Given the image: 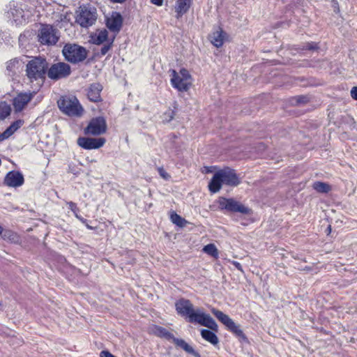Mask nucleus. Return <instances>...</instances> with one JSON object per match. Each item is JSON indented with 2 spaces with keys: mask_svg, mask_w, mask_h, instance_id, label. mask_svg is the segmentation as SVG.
Here are the masks:
<instances>
[{
  "mask_svg": "<svg viewBox=\"0 0 357 357\" xmlns=\"http://www.w3.org/2000/svg\"><path fill=\"white\" fill-rule=\"evenodd\" d=\"M175 307L177 313L188 319L190 323L199 324L212 331H218V326L215 320L209 314L204 313L201 308L195 309L190 300H178L175 303Z\"/></svg>",
  "mask_w": 357,
  "mask_h": 357,
  "instance_id": "f257e3e1",
  "label": "nucleus"
},
{
  "mask_svg": "<svg viewBox=\"0 0 357 357\" xmlns=\"http://www.w3.org/2000/svg\"><path fill=\"white\" fill-rule=\"evenodd\" d=\"M241 183L240 178L234 169L225 168L215 172L212 177L208 189L213 193L218 192L223 184L236 186Z\"/></svg>",
  "mask_w": 357,
  "mask_h": 357,
  "instance_id": "f03ea898",
  "label": "nucleus"
},
{
  "mask_svg": "<svg viewBox=\"0 0 357 357\" xmlns=\"http://www.w3.org/2000/svg\"><path fill=\"white\" fill-rule=\"evenodd\" d=\"M48 63L40 56L34 57L26 65V76L30 82L40 81L43 82L47 74Z\"/></svg>",
  "mask_w": 357,
  "mask_h": 357,
  "instance_id": "7ed1b4c3",
  "label": "nucleus"
},
{
  "mask_svg": "<svg viewBox=\"0 0 357 357\" xmlns=\"http://www.w3.org/2000/svg\"><path fill=\"white\" fill-rule=\"evenodd\" d=\"M62 53L65 59L73 64L82 62L88 55V51L85 47L75 43L66 44Z\"/></svg>",
  "mask_w": 357,
  "mask_h": 357,
  "instance_id": "20e7f679",
  "label": "nucleus"
},
{
  "mask_svg": "<svg viewBox=\"0 0 357 357\" xmlns=\"http://www.w3.org/2000/svg\"><path fill=\"white\" fill-rule=\"evenodd\" d=\"M59 109L70 116H80L83 113V107L75 96H62L58 101Z\"/></svg>",
  "mask_w": 357,
  "mask_h": 357,
  "instance_id": "39448f33",
  "label": "nucleus"
},
{
  "mask_svg": "<svg viewBox=\"0 0 357 357\" xmlns=\"http://www.w3.org/2000/svg\"><path fill=\"white\" fill-rule=\"evenodd\" d=\"M75 14V22L82 28L91 26L97 20L96 9L90 6H80Z\"/></svg>",
  "mask_w": 357,
  "mask_h": 357,
  "instance_id": "423d86ee",
  "label": "nucleus"
},
{
  "mask_svg": "<svg viewBox=\"0 0 357 357\" xmlns=\"http://www.w3.org/2000/svg\"><path fill=\"white\" fill-rule=\"evenodd\" d=\"M38 41L43 45L52 46L55 45L59 38V31L50 24H42L38 30Z\"/></svg>",
  "mask_w": 357,
  "mask_h": 357,
  "instance_id": "0eeeda50",
  "label": "nucleus"
},
{
  "mask_svg": "<svg viewBox=\"0 0 357 357\" xmlns=\"http://www.w3.org/2000/svg\"><path fill=\"white\" fill-rule=\"evenodd\" d=\"M211 312L219 321L226 326L227 330L234 334L237 337L243 340H247L246 336L241 329L240 325L236 324L227 314L214 307L211 309Z\"/></svg>",
  "mask_w": 357,
  "mask_h": 357,
  "instance_id": "6e6552de",
  "label": "nucleus"
},
{
  "mask_svg": "<svg viewBox=\"0 0 357 357\" xmlns=\"http://www.w3.org/2000/svg\"><path fill=\"white\" fill-rule=\"evenodd\" d=\"M10 10L8 12V17L13 19L17 24H22L26 22L33 15L31 10L28 9L26 5H15V3H10Z\"/></svg>",
  "mask_w": 357,
  "mask_h": 357,
  "instance_id": "1a4fd4ad",
  "label": "nucleus"
},
{
  "mask_svg": "<svg viewBox=\"0 0 357 357\" xmlns=\"http://www.w3.org/2000/svg\"><path fill=\"white\" fill-rule=\"evenodd\" d=\"M219 207L232 213H240L245 215L251 213V209L233 198L220 197Z\"/></svg>",
  "mask_w": 357,
  "mask_h": 357,
  "instance_id": "9d476101",
  "label": "nucleus"
},
{
  "mask_svg": "<svg viewBox=\"0 0 357 357\" xmlns=\"http://www.w3.org/2000/svg\"><path fill=\"white\" fill-rule=\"evenodd\" d=\"M71 68L69 64L64 62H58L52 64L47 70V76L53 80L66 78L70 75Z\"/></svg>",
  "mask_w": 357,
  "mask_h": 357,
  "instance_id": "9b49d317",
  "label": "nucleus"
},
{
  "mask_svg": "<svg viewBox=\"0 0 357 357\" xmlns=\"http://www.w3.org/2000/svg\"><path fill=\"white\" fill-rule=\"evenodd\" d=\"M36 92L27 91L18 93L13 99V109L15 113L22 112L35 97Z\"/></svg>",
  "mask_w": 357,
  "mask_h": 357,
  "instance_id": "f8f14e48",
  "label": "nucleus"
},
{
  "mask_svg": "<svg viewBox=\"0 0 357 357\" xmlns=\"http://www.w3.org/2000/svg\"><path fill=\"white\" fill-rule=\"evenodd\" d=\"M106 121L102 117L92 119L84 129L86 135H100L106 132Z\"/></svg>",
  "mask_w": 357,
  "mask_h": 357,
  "instance_id": "ddd939ff",
  "label": "nucleus"
},
{
  "mask_svg": "<svg viewBox=\"0 0 357 357\" xmlns=\"http://www.w3.org/2000/svg\"><path fill=\"white\" fill-rule=\"evenodd\" d=\"M105 142L106 140L103 137L90 138L84 137H79L77 141L80 147L86 150L99 149L105 144Z\"/></svg>",
  "mask_w": 357,
  "mask_h": 357,
  "instance_id": "4468645a",
  "label": "nucleus"
},
{
  "mask_svg": "<svg viewBox=\"0 0 357 357\" xmlns=\"http://www.w3.org/2000/svg\"><path fill=\"white\" fill-rule=\"evenodd\" d=\"M171 83L172 86L179 91H187L192 84L191 80L181 78L174 70L172 71Z\"/></svg>",
  "mask_w": 357,
  "mask_h": 357,
  "instance_id": "2eb2a0df",
  "label": "nucleus"
},
{
  "mask_svg": "<svg viewBox=\"0 0 357 357\" xmlns=\"http://www.w3.org/2000/svg\"><path fill=\"white\" fill-rule=\"evenodd\" d=\"M24 176L17 171L9 172L4 178V184L13 188L20 187L24 184Z\"/></svg>",
  "mask_w": 357,
  "mask_h": 357,
  "instance_id": "dca6fc26",
  "label": "nucleus"
},
{
  "mask_svg": "<svg viewBox=\"0 0 357 357\" xmlns=\"http://www.w3.org/2000/svg\"><path fill=\"white\" fill-rule=\"evenodd\" d=\"M123 19L119 13H115L107 20V28L113 31L118 33L122 26Z\"/></svg>",
  "mask_w": 357,
  "mask_h": 357,
  "instance_id": "f3484780",
  "label": "nucleus"
},
{
  "mask_svg": "<svg viewBox=\"0 0 357 357\" xmlns=\"http://www.w3.org/2000/svg\"><path fill=\"white\" fill-rule=\"evenodd\" d=\"M102 86L99 83H93L89 86L87 96L89 99L92 102H98L100 100V92Z\"/></svg>",
  "mask_w": 357,
  "mask_h": 357,
  "instance_id": "a211bd4d",
  "label": "nucleus"
},
{
  "mask_svg": "<svg viewBox=\"0 0 357 357\" xmlns=\"http://www.w3.org/2000/svg\"><path fill=\"white\" fill-rule=\"evenodd\" d=\"M192 2V0H176L175 5L176 18L181 17L183 14L188 11L191 6Z\"/></svg>",
  "mask_w": 357,
  "mask_h": 357,
  "instance_id": "6ab92c4d",
  "label": "nucleus"
},
{
  "mask_svg": "<svg viewBox=\"0 0 357 357\" xmlns=\"http://www.w3.org/2000/svg\"><path fill=\"white\" fill-rule=\"evenodd\" d=\"M226 36V33L222 29H219L218 30L212 33L210 36V40L211 43L216 47H220L224 43V40Z\"/></svg>",
  "mask_w": 357,
  "mask_h": 357,
  "instance_id": "aec40b11",
  "label": "nucleus"
},
{
  "mask_svg": "<svg viewBox=\"0 0 357 357\" xmlns=\"http://www.w3.org/2000/svg\"><path fill=\"white\" fill-rule=\"evenodd\" d=\"M177 347L183 349L188 354H192L195 357H201V355L196 351L192 347L188 344L184 340L174 337L172 341Z\"/></svg>",
  "mask_w": 357,
  "mask_h": 357,
  "instance_id": "412c9836",
  "label": "nucleus"
},
{
  "mask_svg": "<svg viewBox=\"0 0 357 357\" xmlns=\"http://www.w3.org/2000/svg\"><path fill=\"white\" fill-rule=\"evenodd\" d=\"M23 121L22 120H17L14 121L11 125L6 128V130L0 133V141L8 139L17 130H18L22 126Z\"/></svg>",
  "mask_w": 357,
  "mask_h": 357,
  "instance_id": "4be33fe9",
  "label": "nucleus"
},
{
  "mask_svg": "<svg viewBox=\"0 0 357 357\" xmlns=\"http://www.w3.org/2000/svg\"><path fill=\"white\" fill-rule=\"evenodd\" d=\"M151 331L154 335L160 337H163L167 340L173 341V339L174 338V335L163 327L159 326H153L151 328Z\"/></svg>",
  "mask_w": 357,
  "mask_h": 357,
  "instance_id": "5701e85b",
  "label": "nucleus"
},
{
  "mask_svg": "<svg viewBox=\"0 0 357 357\" xmlns=\"http://www.w3.org/2000/svg\"><path fill=\"white\" fill-rule=\"evenodd\" d=\"M201 335L205 340L213 345H216L219 342L217 335L209 330L202 329L201 331Z\"/></svg>",
  "mask_w": 357,
  "mask_h": 357,
  "instance_id": "b1692460",
  "label": "nucleus"
},
{
  "mask_svg": "<svg viewBox=\"0 0 357 357\" xmlns=\"http://www.w3.org/2000/svg\"><path fill=\"white\" fill-rule=\"evenodd\" d=\"M313 188L318 192L326 193L331 190V186L324 182L317 181L313 183Z\"/></svg>",
  "mask_w": 357,
  "mask_h": 357,
  "instance_id": "393cba45",
  "label": "nucleus"
},
{
  "mask_svg": "<svg viewBox=\"0 0 357 357\" xmlns=\"http://www.w3.org/2000/svg\"><path fill=\"white\" fill-rule=\"evenodd\" d=\"M107 31L106 29L101 30L98 32V35L93 38V43L96 45H100L107 40Z\"/></svg>",
  "mask_w": 357,
  "mask_h": 357,
  "instance_id": "a878e982",
  "label": "nucleus"
},
{
  "mask_svg": "<svg viewBox=\"0 0 357 357\" xmlns=\"http://www.w3.org/2000/svg\"><path fill=\"white\" fill-rule=\"evenodd\" d=\"M11 112L10 106L6 102H0V120H3L10 115Z\"/></svg>",
  "mask_w": 357,
  "mask_h": 357,
  "instance_id": "bb28decb",
  "label": "nucleus"
},
{
  "mask_svg": "<svg viewBox=\"0 0 357 357\" xmlns=\"http://www.w3.org/2000/svg\"><path fill=\"white\" fill-rule=\"evenodd\" d=\"M170 219L174 224L181 227H185L187 224V221L184 218L174 212L172 213Z\"/></svg>",
  "mask_w": 357,
  "mask_h": 357,
  "instance_id": "cd10ccee",
  "label": "nucleus"
},
{
  "mask_svg": "<svg viewBox=\"0 0 357 357\" xmlns=\"http://www.w3.org/2000/svg\"><path fill=\"white\" fill-rule=\"evenodd\" d=\"M203 250L205 253H206L212 257H214L216 258L218 257V251L214 244L210 243V244L205 245L203 248Z\"/></svg>",
  "mask_w": 357,
  "mask_h": 357,
  "instance_id": "c85d7f7f",
  "label": "nucleus"
},
{
  "mask_svg": "<svg viewBox=\"0 0 357 357\" xmlns=\"http://www.w3.org/2000/svg\"><path fill=\"white\" fill-rule=\"evenodd\" d=\"M19 61L17 59H12L7 62L6 69L10 73H15V69L17 68Z\"/></svg>",
  "mask_w": 357,
  "mask_h": 357,
  "instance_id": "c756f323",
  "label": "nucleus"
},
{
  "mask_svg": "<svg viewBox=\"0 0 357 357\" xmlns=\"http://www.w3.org/2000/svg\"><path fill=\"white\" fill-rule=\"evenodd\" d=\"M174 115H175V112L173 110L168 109L167 112H165L163 114L162 121L164 122L168 123L174 119Z\"/></svg>",
  "mask_w": 357,
  "mask_h": 357,
  "instance_id": "7c9ffc66",
  "label": "nucleus"
},
{
  "mask_svg": "<svg viewBox=\"0 0 357 357\" xmlns=\"http://www.w3.org/2000/svg\"><path fill=\"white\" fill-rule=\"evenodd\" d=\"M158 172L160 176L166 181L171 178L170 175L164 169L163 167H158Z\"/></svg>",
  "mask_w": 357,
  "mask_h": 357,
  "instance_id": "2f4dec72",
  "label": "nucleus"
},
{
  "mask_svg": "<svg viewBox=\"0 0 357 357\" xmlns=\"http://www.w3.org/2000/svg\"><path fill=\"white\" fill-rule=\"evenodd\" d=\"M178 74V75H181V78H185L188 80H191V75H190L188 70L185 68L181 69Z\"/></svg>",
  "mask_w": 357,
  "mask_h": 357,
  "instance_id": "473e14b6",
  "label": "nucleus"
},
{
  "mask_svg": "<svg viewBox=\"0 0 357 357\" xmlns=\"http://www.w3.org/2000/svg\"><path fill=\"white\" fill-rule=\"evenodd\" d=\"M67 204L68 205L69 208L74 213L75 216L77 218H79L77 214V212L78 211V208L77 206V204L73 202H67Z\"/></svg>",
  "mask_w": 357,
  "mask_h": 357,
  "instance_id": "72a5a7b5",
  "label": "nucleus"
},
{
  "mask_svg": "<svg viewBox=\"0 0 357 357\" xmlns=\"http://www.w3.org/2000/svg\"><path fill=\"white\" fill-rule=\"evenodd\" d=\"M112 47V43L110 44L105 45L100 50V53L102 55H105L108 51L110 50Z\"/></svg>",
  "mask_w": 357,
  "mask_h": 357,
  "instance_id": "f704fd0d",
  "label": "nucleus"
},
{
  "mask_svg": "<svg viewBox=\"0 0 357 357\" xmlns=\"http://www.w3.org/2000/svg\"><path fill=\"white\" fill-rule=\"evenodd\" d=\"M317 48H318L317 45L315 43H307L306 45V47H305L306 50H317Z\"/></svg>",
  "mask_w": 357,
  "mask_h": 357,
  "instance_id": "c9c22d12",
  "label": "nucleus"
},
{
  "mask_svg": "<svg viewBox=\"0 0 357 357\" xmlns=\"http://www.w3.org/2000/svg\"><path fill=\"white\" fill-rule=\"evenodd\" d=\"M351 96L353 99L357 100V86H354L351 90Z\"/></svg>",
  "mask_w": 357,
  "mask_h": 357,
  "instance_id": "e433bc0d",
  "label": "nucleus"
},
{
  "mask_svg": "<svg viewBox=\"0 0 357 357\" xmlns=\"http://www.w3.org/2000/svg\"><path fill=\"white\" fill-rule=\"evenodd\" d=\"M151 3L156 5L158 6H160L162 5L163 0H150Z\"/></svg>",
  "mask_w": 357,
  "mask_h": 357,
  "instance_id": "4c0bfd02",
  "label": "nucleus"
},
{
  "mask_svg": "<svg viewBox=\"0 0 357 357\" xmlns=\"http://www.w3.org/2000/svg\"><path fill=\"white\" fill-rule=\"evenodd\" d=\"M234 264V266L239 271H242L243 269H242V266L241 264L238 262V261H233L232 263Z\"/></svg>",
  "mask_w": 357,
  "mask_h": 357,
  "instance_id": "58836bf2",
  "label": "nucleus"
},
{
  "mask_svg": "<svg viewBox=\"0 0 357 357\" xmlns=\"http://www.w3.org/2000/svg\"><path fill=\"white\" fill-rule=\"evenodd\" d=\"M304 99H305V98H304V97H299V98H298L297 102H299V103H300V102H305Z\"/></svg>",
  "mask_w": 357,
  "mask_h": 357,
  "instance_id": "ea45409f",
  "label": "nucleus"
},
{
  "mask_svg": "<svg viewBox=\"0 0 357 357\" xmlns=\"http://www.w3.org/2000/svg\"><path fill=\"white\" fill-rule=\"evenodd\" d=\"M112 2H114V3H123L126 0H111Z\"/></svg>",
  "mask_w": 357,
  "mask_h": 357,
  "instance_id": "a19ab883",
  "label": "nucleus"
},
{
  "mask_svg": "<svg viewBox=\"0 0 357 357\" xmlns=\"http://www.w3.org/2000/svg\"><path fill=\"white\" fill-rule=\"evenodd\" d=\"M3 232V227L0 225V235L2 234Z\"/></svg>",
  "mask_w": 357,
  "mask_h": 357,
  "instance_id": "79ce46f5",
  "label": "nucleus"
}]
</instances>
